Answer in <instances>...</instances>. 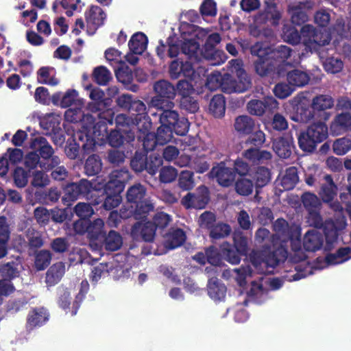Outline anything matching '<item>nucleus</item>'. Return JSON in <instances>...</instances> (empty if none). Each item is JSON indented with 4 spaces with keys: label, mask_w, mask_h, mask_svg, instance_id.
<instances>
[{
    "label": "nucleus",
    "mask_w": 351,
    "mask_h": 351,
    "mask_svg": "<svg viewBox=\"0 0 351 351\" xmlns=\"http://www.w3.org/2000/svg\"><path fill=\"white\" fill-rule=\"evenodd\" d=\"M228 70L230 72L221 75L219 72H214L206 79V86L215 90L221 88L227 94L233 93H241L248 90L252 85V80L243 68L241 60H231L228 62Z\"/></svg>",
    "instance_id": "f257e3e1"
},
{
    "label": "nucleus",
    "mask_w": 351,
    "mask_h": 351,
    "mask_svg": "<svg viewBox=\"0 0 351 351\" xmlns=\"http://www.w3.org/2000/svg\"><path fill=\"white\" fill-rule=\"evenodd\" d=\"M127 203L129 210L136 219H147L149 213L154 209V204L147 197V189L141 184H135L127 191Z\"/></svg>",
    "instance_id": "f03ea898"
},
{
    "label": "nucleus",
    "mask_w": 351,
    "mask_h": 351,
    "mask_svg": "<svg viewBox=\"0 0 351 351\" xmlns=\"http://www.w3.org/2000/svg\"><path fill=\"white\" fill-rule=\"evenodd\" d=\"M174 102H166L165 106L156 108L159 114L160 124L171 128L178 136H184L189 129L188 119L174 110Z\"/></svg>",
    "instance_id": "7ed1b4c3"
},
{
    "label": "nucleus",
    "mask_w": 351,
    "mask_h": 351,
    "mask_svg": "<svg viewBox=\"0 0 351 351\" xmlns=\"http://www.w3.org/2000/svg\"><path fill=\"white\" fill-rule=\"evenodd\" d=\"M105 121H98L94 124L92 131L84 130L75 133L79 142L82 143L83 155H88L95 152L97 144L105 142L108 135V127Z\"/></svg>",
    "instance_id": "20e7f679"
},
{
    "label": "nucleus",
    "mask_w": 351,
    "mask_h": 351,
    "mask_svg": "<svg viewBox=\"0 0 351 351\" xmlns=\"http://www.w3.org/2000/svg\"><path fill=\"white\" fill-rule=\"evenodd\" d=\"M163 160L158 154L152 153L149 156L144 151H136L130 160V167L136 173L146 171L149 175L154 176L162 167Z\"/></svg>",
    "instance_id": "39448f33"
},
{
    "label": "nucleus",
    "mask_w": 351,
    "mask_h": 351,
    "mask_svg": "<svg viewBox=\"0 0 351 351\" xmlns=\"http://www.w3.org/2000/svg\"><path fill=\"white\" fill-rule=\"evenodd\" d=\"M29 147L38 154L41 158L40 168L44 171H50L60 163V158L54 156V150L47 139L43 136H37L31 139Z\"/></svg>",
    "instance_id": "423d86ee"
},
{
    "label": "nucleus",
    "mask_w": 351,
    "mask_h": 351,
    "mask_svg": "<svg viewBox=\"0 0 351 351\" xmlns=\"http://www.w3.org/2000/svg\"><path fill=\"white\" fill-rule=\"evenodd\" d=\"M302 33L303 43L311 53H319L321 47L328 45L331 40V36L327 30L317 29L311 25H304Z\"/></svg>",
    "instance_id": "0eeeda50"
},
{
    "label": "nucleus",
    "mask_w": 351,
    "mask_h": 351,
    "mask_svg": "<svg viewBox=\"0 0 351 351\" xmlns=\"http://www.w3.org/2000/svg\"><path fill=\"white\" fill-rule=\"evenodd\" d=\"M250 53L256 59L253 66L255 73L260 77L270 75L275 70L274 61L265 48L264 44L257 42L250 47Z\"/></svg>",
    "instance_id": "6e6552de"
},
{
    "label": "nucleus",
    "mask_w": 351,
    "mask_h": 351,
    "mask_svg": "<svg viewBox=\"0 0 351 351\" xmlns=\"http://www.w3.org/2000/svg\"><path fill=\"white\" fill-rule=\"evenodd\" d=\"M230 160L228 156L219 162H215L208 173L211 179H215L219 185L229 187L235 182L233 169L228 163Z\"/></svg>",
    "instance_id": "1a4fd4ad"
},
{
    "label": "nucleus",
    "mask_w": 351,
    "mask_h": 351,
    "mask_svg": "<svg viewBox=\"0 0 351 351\" xmlns=\"http://www.w3.org/2000/svg\"><path fill=\"white\" fill-rule=\"evenodd\" d=\"M92 188L93 184L86 179H81L77 182H69L63 188L64 195L62 202L64 205L69 206L80 196L88 195Z\"/></svg>",
    "instance_id": "9d476101"
},
{
    "label": "nucleus",
    "mask_w": 351,
    "mask_h": 351,
    "mask_svg": "<svg viewBox=\"0 0 351 351\" xmlns=\"http://www.w3.org/2000/svg\"><path fill=\"white\" fill-rule=\"evenodd\" d=\"M154 90L156 96L151 99L150 104L154 108L165 106L166 102H173L171 100L176 95L175 86L165 80L156 82L154 84Z\"/></svg>",
    "instance_id": "9b49d317"
},
{
    "label": "nucleus",
    "mask_w": 351,
    "mask_h": 351,
    "mask_svg": "<svg viewBox=\"0 0 351 351\" xmlns=\"http://www.w3.org/2000/svg\"><path fill=\"white\" fill-rule=\"evenodd\" d=\"M210 201V192L207 186L201 185L195 192L188 193L181 200L186 208L204 209Z\"/></svg>",
    "instance_id": "f8f14e48"
},
{
    "label": "nucleus",
    "mask_w": 351,
    "mask_h": 351,
    "mask_svg": "<svg viewBox=\"0 0 351 351\" xmlns=\"http://www.w3.org/2000/svg\"><path fill=\"white\" fill-rule=\"evenodd\" d=\"M278 108V102L273 97H265L263 99H252L247 104L250 114L261 117L266 112H273Z\"/></svg>",
    "instance_id": "ddd939ff"
},
{
    "label": "nucleus",
    "mask_w": 351,
    "mask_h": 351,
    "mask_svg": "<svg viewBox=\"0 0 351 351\" xmlns=\"http://www.w3.org/2000/svg\"><path fill=\"white\" fill-rule=\"evenodd\" d=\"M156 230L151 221L145 223L136 222L131 228L130 236L134 241L152 243L154 241Z\"/></svg>",
    "instance_id": "4468645a"
},
{
    "label": "nucleus",
    "mask_w": 351,
    "mask_h": 351,
    "mask_svg": "<svg viewBox=\"0 0 351 351\" xmlns=\"http://www.w3.org/2000/svg\"><path fill=\"white\" fill-rule=\"evenodd\" d=\"M128 112L134 119L137 124L138 130H145L147 131L151 128V122L147 115V108L143 101L134 99Z\"/></svg>",
    "instance_id": "2eb2a0df"
},
{
    "label": "nucleus",
    "mask_w": 351,
    "mask_h": 351,
    "mask_svg": "<svg viewBox=\"0 0 351 351\" xmlns=\"http://www.w3.org/2000/svg\"><path fill=\"white\" fill-rule=\"evenodd\" d=\"M49 313L43 306L32 308L27 316L25 328L28 332L45 325L49 319Z\"/></svg>",
    "instance_id": "dca6fc26"
},
{
    "label": "nucleus",
    "mask_w": 351,
    "mask_h": 351,
    "mask_svg": "<svg viewBox=\"0 0 351 351\" xmlns=\"http://www.w3.org/2000/svg\"><path fill=\"white\" fill-rule=\"evenodd\" d=\"M117 129L122 130L125 134L127 143L132 142L135 138V130H138L137 124L134 119L125 114H119L115 118Z\"/></svg>",
    "instance_id": "f3484780"
},
{
    "label": "nucleus",
    "mask_w": 351,
    "mask_h": 351,
    "mask_svg": "<svg viewBox=\"0 0 351 351\" xmlns=\"http://www.w3.org/2000/svg\"><path fill=\"white\" fill-rule=\"evenodd\" d=\"M294 147V140L291 133L286 134L272 141L274 151L282 158H289Z\"/></svg>",
    "instance_id": "a211bd4d"
},
{
    "label": "nucleus",
    "mask_w": 351,
    "mask_h": 351,
    "mask_svg": "<svg viewBox=\"0 0 351 351\" xmlns=\"http://www.w3.org/2000/svg\"><path fill=\"white\" fill-rule=\"evenodd\" d=\"M179 43L180 40L178 39L176 40V38L172 36L168 37L165 43L162 40H160L156 49L157 56L160 59H164L166 56L171 58L177 57L181 50Z\"/></svg>",
    "instance_id": "6ab92c4d"
},
{
    "label": "nucleus",
    "mask_w": 351,
    "mask_h": 351,
    "mask_svg": "<svg viewBox=\"0 0 351 351\" xmlns=\"http://www.w3.org/2000/svg\"><path fill=\"white\" fill-rule=\"evenodd\" d=\"M332 135L338 136L351 130V114L341 112L337 114L330 125Z\"/></svg>",
    "instance_id": "aec40b11"
},
{
    "label": "nucleus",
    "mask_w": 351,
    "mask_h": 351,
    "mask_svg": "<svg viewBox=\"0 0 351 351\" xmlns=\"http://www.w3.org/2000/svg\"><path fill=\"white\" fill-rule=\"evenodd\" d=\"M288 255L287 248L282 244L275 247L272 251H264L265 267L274 268L281 262H284Z\"/></svg>",
    "instance_id": "412c9836"
},
{
    "label": "nucleus",
    "mask_w": 351,
    "mask_h": 351,
    "mask_svg": "<svg viewBox=\"0 0 351 351\" xmlns=\"http://www.w3.org/2000/svg\"><path fill=\"white\" fill-rule=\"evenodd\" d=\"M323 244L324 235L316 230H310L304 236L303 247L307 252H316L322 247Z\"/></svg>",
    "instance_id": "4be33fe9"
},
{
    "label": "nucleus",
    "mask_w": 351,
    "mask_h": 351,
    "mask_svg": "<svg viewBox=\"0 0 351 351\" xmlns=\"http://www.w3.org/2000/svg\"><path fill=\"white\" fill-rule=\"evenodd\" d=\"M242 156L248 160L253 165H261L267 163L272 158L270 152L267 150H261L260 148L250 147L242 153Z\"/></svg>",
    "instance_id": "5701e85b"
},
{
    "label": "nucleus",
    "mask_w": 351,
    "mask_h": 351,
    "mask_svg": "<svg viewBox=\"0 0 351 351\" xmlns=\"http://www.w3.org/2000/svg\"><path fill=\"white\" fill-rule=\"evenodd\" d=\"M293 112L290 119L298 123H308L314 117L315 111L311 108V105L304 102H300L293 108Z\"/></svg>",
    "instance_id": "b1692460"
},
{
    "label": "nucleus",
    "mask_w": 351,
    "mask_h": 351,
    "mask_svg": "<svg viewBox=\"0 0 351 351\" xmlns=\"http://www.w3.org/2000/svg\"><path fill=\"white\" fill-rule=\"evenodd\" d=\"M226 287L217 277L208 279L207 284L208 294L213 300L221 301L223 300L226 294Z\"/></svg>",
    "instance_id": "393cba45"
},
{
    "label": "nucleus",
    "mask_w": 351,
    "mask_h": 351,
    "mask_svg": "<svg viewBox=\"0 0 351 351\" xmlns=\"http://www.w3.org/2000/svg\"><path fill=\"white\" fill-rule=\"evenodd\" d=\"M324 183L322 184L319 193L322 201L325 203L332 202L337 194V186L330 175L326 174L324 177Z\"/></svg>",
    "instance_id": "a878e982"
},
{
    "label": "nucleus",
    "mask_w": 351,
    "mask_h": 351,
    "mask_svg": "<svg viewBox=\"0 0 351 351\" xmlns=\"http://www.w3.org/2000/svg\"><path fill=\"white\" fill-rule=\"evenodd\" d=\"M90 98L92 101L88 104V109L91 112H96L105 108L106 104L110 103L108 99L105 98L103 90L99 88H94L90 93Z\"/></svg>",
    "instance_id": "bb28decb"
},
{
    "label": "nucleus",
    "mask_w": 351,
    "mask_h": 351,
    "mask_svg": "<svg viewBox=\"0 0 351 351\" xmlns=\"http://www.w3.org/2000/svg\"><path fill=\"white\" fill-rule=\"evenodd\" d=\"M281 17L280 13L277 10L275 3H267L265 10L256 16L257 23H265L267 21L272 20L273 25H278Z\"/></svg>",
    "instance_id": "cd10ccee"
},
{
    "label": "nucleus",
    "mask_w": 351,
    "mask_h": 351,
    "mask_svg": "<svg viewBox=\"0 0 351 351\" xmlns=\"http://www.w3.org/2000/svg\"><path fill=\"white\" fill-rule=\"evenodd\" d=\"M86 23L92 25L95 29L101 27L106 18L104 10L97 5H91L88 11L85 13Z\"/></svg>",
    "instance_id": "c85d7f7f"
},
{
    "label": "nucleus",
    "mask_w": 351,
    "mask_h": 351,
    "mask_svg": "<svg viewBox=\"0 0 351 351\" xmlns=\"http://www.w3.org/2000/svg\"><path fill=\"white\" fill-rule=\"evenodd\" d=\"M148 43L147 36L143 32L134 34L128 43L130 51L134 54H142L146 49Z\"/></svg>",
    "instance_id": "c756f323"
},
{
    "label": "nucleus",
    "mask_w": 351,
    "mask_h": 351,
    "mask_svg": "<svg viewBox=\"0 0 351 351\" xmlns=\"http://www.w3.org/2000/svg\"><path fill=\"white\" fill-rule=\"evenodd\" d=\"M65 273V265L62 262H58L51 265L46 274L45 282L49 286H54L62 278Z\"/></svg>",
    "instance_id": "7c9ffc66"
},
{
    "label": "nucleus",
    "mask_w": 351,
    "mask_h": 351,
    "mask_svg": "<svg viewBox=\"0 0 351 351\" xmlns=\"http://www.w3.org/2000/svg\"><path fill=\"white\" fill-rule=\"evenodd\" d=\"M220 251L223 258L232 265L239 264L243 256L228 242H223L220 245Z\"/></svg>",
    "instance_id": "2f4dec72"
},
{
    "label": "nucleus",
    "mask_w": 351,
    "mask_h": 351,
    "mask_svg": "<svg viewBox=\"0 0 351 351\" xmlns=\"http://www.w3.org/2000/svg\"><path fill=\"white\" fill-rule=\"evenodd\" d=\"M318 143L325 141L328 136V128L326 124L322 121H318L311 124L306 130Z\"/></svg>",
    "instance_id": "473e14b6"
},
{
    "label": "nucleus",
    "mask_w": 351,
    "mask_h": 351,
    "mask_svg": "<svg viewBox=\"0 0 351 351\" xmlns=\"http://www.w3.org/2000/svg\"><path fill=\"white\" fill-rule=\"evenodd\" d=\"M351 247H341L335 253L328 254L326 261L328 265H337L348 261L351 256Z\"/></svg>",
    "instance_id": "72a5a7b5"
},
{
    "label": "nucleus",
    "mask_w": 351,
    "mask_h": 351,
    "mask_svg": "<svg viewBox=\"0 0 351 351\" xmlns=\"http://www.w3.org/2000/svg\"><path fill=\"white\" fill-rule=\"evenodd\" d=\"M252 178L256 189H261L267 185L271 179V171L265 167L258 166L254 171Z\"/></svg>",
    "instance_id": "f704fd0d"
},
{
    "label": "nucleus",
    "mask_w": 351,
    "mask_h": 351,
    "mask_svg": "<svg viewBox=\"0 0 351 351\" xmlns=\"http://www.w3.org/2000/svg\"><path fill=\"white\" fill-rule=\"evenodd\" d=\"M298 143L300 149L308 153L314 152L319 144L306 130L300 132L298 136Z\"/></svg>",
    "instance_id": "c9c22d12"
},
{
    "label": "nucleus",
    "mask_w": 351,
    "mask_h": 351,
    "mask_svg": "<svg viewBox=\"0 0 351 351\" xmlns=\"http://www.w3.org/2000/svg\"><path fill=\"white\" fill-rule=\"evenodd\" d=\"M186 241V234L181 228H176L170 231L167 235L166 247L173 250L180 247Z\"/></svg>",
    "instance_id": "e433bc0d"
},
{
    "label": "nucleus",
    "mask_w": 351,
    "mask_h": 351,
    "mask_svg": "<svg viewBox=\"0 0 351 351\" xmlns=\"http://www.w3.org/2000/svg\"><path fill=\"white\" fill-rule=\"evenodd\" d=\"M209 111L216 118H221L224 116L226 101L222 95L217 94L213 97L209 104Z\"/></svg>",
    "instance_id": "4c0bfd02"
},
{
    "label": "nucleus",
    "mask_w": 351,
    "mask_h": 351,
    "mask_svg": "<svg viewBox=\"0 0 351 351\" xmlns=\"http://www.w3.org/2000/svg\"><path fill=\"white\" fill-rule=\"evenodd\" d=\"M255 123L247 115H241L235 119L234 128L240 134H250L254 131Z\"/></svg>",
    "instance_id": "58836bf2"
},
{
    "label": "nucleus",
    "mask_w": 351,
    "mask_h": 351,
    "mask_svg": "<svg viewBox=\"0 0 351 351\" xmlns=\"http://www.w3.org/2000/svg\"><path fill=\"white\" fill-rule=\"evenodd\" d=\"M333 106L334 99L328 95H318L313 98L311 102V108L317 112L330 109Z\"/></svg>",
    "instance_id": "ea45409f"
},
{
    "label": "nucleus",
    "mask_w": 351,
    "mask_h": 351,
    "mask_svg": "<svg viewBox=\"0 0 351 351\" xmlns=\"http://www.w3.org/2000/svg\"><path fill=\"white\" fill-rule=\"evenodd\" d=\"M78 93L77 90L69 89L63 96H62L60 93H55L52 96V100L53 104H57L60 101V105L62 108H68L75 102Z\"/></svg>",
    "instance_id": "a19ab883"
},
{
    "label": "nucleus",
    "mask_w": 351,
    "mask_h": 351,
    "mask_svg": "<svg viewBox=\"0 0 351 351\" xmlns=\"http://www.w3.org/2000/svg\"><path fill=\"white\" fill-rule=\"evenodd\" d=\"M102 168V162L100 157L95 154H91L86 160L84 164V173L88 176H93L98 174Z\"/></svg>",
    "instance_id": "79ce46f5"
},
{
    "label": "nucleus",
    "mask_w": 351,
    "mask_h": 351,
    "mask_svg": "<svg viewBox=\"0 0 351 351\" xmlns=\"http://www.w3.org/2000/svg\"><path fill=\"white\" fill-rule=\"evenodd\" d=\"M287 79L290 85L298 87L305 86L310 80V77L306 73L298 69L288 72Z\"/></svg>",
    "instance_id": "37998d69"
},
{
    "label": "nucleus",
    "mask_w": 351,
    "mask_h": 351,
    "mask_svg": "<svg viewBox=\"0 0 351 351\" xmlns=\"http://www.w3.org/2000/svg\"><path fill=\"white\" fill-rule=\"evenodd\" d=\"M265 48L274 61L283 62L291 56V49L286 45H282L275 49L265 46Z\"/></svg>",
    "instance_id": "c03bdc74"
},
{
    "label": "nucleus",
    "mask_w": 351,
    "mask_h": 351,
    "mask_svg": "<svg viewBox=\"0 0 351 351\" xmlns=\"http://www.w3.org/2000/svg\"><path fill=\"white\" fill-rule=\"evenodd\" d=\"M123 240L121 234L114 231L110 230L104 239L105 249L108 251L114 252L121 248Z\"/></svg>",
    "instance_id": "a18cd8bd"
},
{
    "label": "nucleus",
    "mask_w": 351,
    "mask_h": 351,
    "mask_svg": "<svg viewBox=\"0 0 351 351\" xmlns=\"http://www.w3.org/2000/svg\"><path fill=\"white\" fill-rule=\"evenodd\" d=\"M298 180L297 168L291 167L286 169L285 173L281 180V185L285 190H291L295 187Z\"/></svg>",
    "instance_id": "49530a36"
},
{
    "label": "nucleus",
    "mask_w": 351,
    "mask_h": 351,
    "mask_svg": "<svg viewBox=\"0 0 351 351\" xmlns=\"http://www.w3.org/2000/svg\"><path fill=\"white\" fill-rule=\"evenodd\" d=\"M92 77L94 82L100 86H106L112 80L110 71L104 66L95 67Z\"/></svg>",
    "instance_id": "de8ad7c7"
},
{
    "label": "nucleus",
    "mask_w": 351,
    "mask_h": 351,
    "mask_svg": "<svg viewBox=\"0 0 351 351\" xmlns=\"http://www.w3.org/2000/svg\"><path fill=\"white\" fill-rule=\"evenodd\" d=\"M61 123V119L59 116L49 114L43 118L40 121L41 128L46 131V134L59 130Z\"/></svg>",
    "instance_id": "09e8293b"
},
{
    "label": "nucleus",
    "mask_w": 351,
    "mask_h": 351,
    "mask_svg": "<svg viewBox=\"0 0 351 351\" xmlns=\"http://www.w3.org/2000/svg\"><path fill=\"white\" fill-rule=\"evenodd\" d=\"M301 200L307 212L315 210H321V201L319 198L313 193H304L301 197Z\"/></svg>",
    "instance_id": "8fccbe9b"
},
{
    "label": "nucleus",
    "mask_w": 351,
    "mask_h": 351,
    "mask_svg": "<svg viewBox=\"0 0 351 351\" xmlns=\"http://www.w3.org/2000/svg\"><path fill=\"white\" fill-rule=\"evenodd\" d=\"M199 44L195 39L186 40L181 45V51L186 55L189 59L198 60Z\"/></svg>",
    "instance_id": "3c124183"
},
{
    "label": "nucleus",
    "mask_w": 351,
    "mask_h": 351,
    "mask_svg": "<svg viewBox=\"0 0 351 351\" xmlns=\"http://www.w3.org/2000/svg\"><path fill=\"white\" fill-rule=\"evenodd\" d=\"M209 230L210 237L213 240H217L229 236L232 229L228 223H218L215 224Z\"/></svg>",
    "instance_id": "603ef678"
},
{
    "label": "nucleus",
    "mask_w": 351,
    "mask_h": 351,
    "mask_svg": "<svg viewBox=\"0 0 351 351\" xmlns=\"http://www.w3.org/2000/svg\"><path fill=\"white\" fill-rule=\"evenodd\" d=\"M234 182V189L239 195L248 196L252 193L255 185L252 180L243 177Z\"/></svg>",
    "instance_id": "864d4df0"
},
{
    "label": "nucleus",
    "mask_w": 351,
    "mask_h": 351,
    "mask_svg": "<svg viewBox=\"0 0 351 351\" xmlns=\"http://www.w3.org/2000/svg\"><path fill=\"white\" fill-rule=\"evenodd\" d=\"M106 141L112 147H120L123 145L124 141H126L125 134L121 130H112L110 133H108L105 139Z\"/></svg>",
    "instance_id": "5fc2aeb1"
},
{
    "label": "nucleus",
    "mask_w": 351,
    "mask_h": 351,
    "mask_svg": "<svg viewBox=\"0 0 351 351\" xmlns=\"http://www.w3.org/2000/svg\"><path fill=\"white\" fill-rule=\"evenodd\" d=\"M322 228L324 232V239H325L328 245H331L337 241L338 238V232L332 221H326Z\"/></svg>",
    "instance_id": "6e6d98bb"
},
{
    "label": "nucleus",
    "mask_w": 351,
    "mask_h": 351,
    "mask_svg": "<svg viewBox=\"0 0 351 351\" xmlns=\"http://www.w3.org/2000/svg\"><path fill=\"white\" fill-rule=\"evenodd\" d=\"M51 261V254L49 250H40L35 255V267L38 271L44 270L50 265Z\"/></svg>",
    "instance_id": "4d7b16f0"
},
{
    "label": "nucleus",
    "mask_w": 351,
    "mask_h": 351,
    "mask_svg": "<svg viewBox=\"0 0 351 351\" xmlns=\"http://www.w3.org/2000/svg\"><path fill=\"white\" fill-rule=\"evenodd\" d=\"M133 216L132 213L125 208L120 209V212L112 210L110 213L108 217V223L111 227H117L122 219H128Z\"/></svg>",
    "instance_id": "13d9d810"
},
{
    "label": "nucleus",
    "mask_w": 351,
    "mask_h": 351,
    "mask_svg": "<svg viewBox=\"0 0 351 351\" xmlns=\"http://www.w3.org/2000/svg\"><path fill=\"white\" fill-rule=\"evenodd\" d=\"M234 243L232 244L236 250L243 256H245L248 251V240L247 237L242 232H235L233 234Z\"/></svg>",
    "instance_id": "bf43d9fd"
},
{
    "label": "nucleus",
    "mask_w": 351,
    "mask_h": 351,
    "mask_svg": "<svg viewBox=\"0 0 351 351\" xmlns=\"http://www.w3.org/2000/svg\"><path fill=\"white\" fill-rule=\"evenodd\" d=\"M291 23L295 25H302L305 23L308 16L306 10L300 6H295L290 9Z\"/></svg>",
    "instance_id": "052dcab7"
},
{
    "label": "nucleus",
    "mask_w": 351,
    "mask_h": 351,
    "mask_svg": "<svg viewBox=\"0 0 351 351\" xmlns=\"http://www.w3.org/2000/svg\"><path fill=\"white\" fill-rule=\"evenodd\" d=\"M104 226V221L100 218L96 219L93 221L89 219L87 231L88 237L90 239H99L103 233Z\"/></svg>",
    "instance_id": "680f3d73"
},
{
    "label": "nucleus",
    "mask_w": 351,
    "mask_h": 351,
    "mask_svg": "<svg viewBox=\"0 0 351 351\" xmlns=\"http://www.w3.org/2000/svg\"><path fill=\"white\" fill-rule=\"evenodd\" d=\"M194 173L191 171H182L178 178V186L183 191H189L195 186Z\"/></svg>",
    "instance_id": "e2e57ef3"
},
{
    "label": "nucleus",
    "mask_w": 351,
    "mask_h": 351,
    "mask_svg": "<svg viewBox=\"0 0 351 351\" xmlns=\"http://www.w3.org/2000/svg\"><path fill=\"white\" fill-rule=\"evenodd\" d=\"M77 138L75 134L73 137L69 138L64 148V152L66 156L71 160L76 159L80 154V145L76 142Z\"/></svg>",
    "instance_id": "0e129e2a"
},
{
    "label": "nucleus",
    "mask_w": 351,
    "mask_h": 351,
    "mask_svg": "<svg viewBox=\"0 0 351 351\" xmlns=\"http://www.w3.org/2000/svg\"><path fill=\"white\" fill-rule=\"evenodd\" d=\"M173 133L174 130L171 128H168L161 124L160 126L158 128L156 132L155 133L158 138V145H164L170 142L173 138Z\"/></svg>",
    "instance_id": "69168bd1"
},
{
    "label": "nucleus",
    "mask_w": 351,
    "mask_h": 351,
    "mask_svg": "<svg viewBox=\"0 0 351 351\" xmlns=\"http://www.w3.org/2000/svg\"><path fill=\"white\" fill-rule=\"evenodd\" d=\"M180 106L182 109L190 113H195L199 110V103L192 95L181 97Z\"/></svg>",
    "instance_id": "338daca9"
},
{
    "label": "nucleus",
    "mask_w": 351,
    "mask_h": 351,
    "mask_svg": "<svg viewBox=\"0 0 351 351\" xmlns=\"http://www.w3.org/2000/svg\"><path fill=\"white\" fill-rule=\"evenodd\" d=\"M332 149L337 155H344L351 150V140L347 138H338L333 143Z\"/></svg>",
    "instance_id": "774afa93"
}]
</instances>
